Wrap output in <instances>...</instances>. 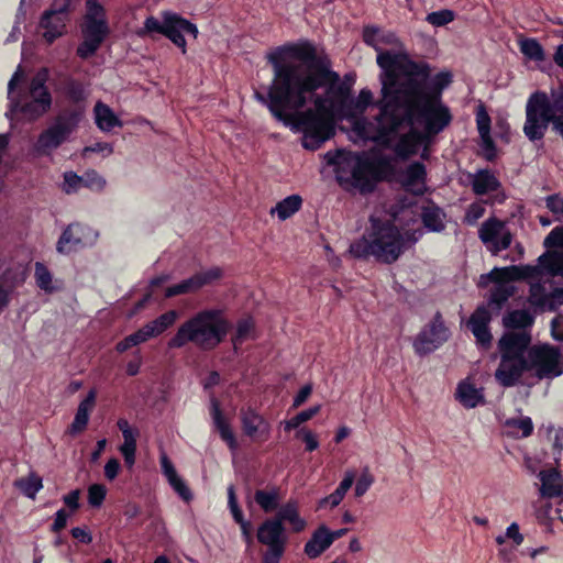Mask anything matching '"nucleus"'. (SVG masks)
Masks as SVG:
<instances>
[{"label":"nucleus","instance_id":"obj_1","mask_svg":"<svg viewBox=\"0 0 563 563\" xmlns=\"http://www.w3.org/2000/svg\"><path fill=\"white\" fill-rule=\"evenodd\" d=\"M267 60L273 79L266 95L256 91L255 98L278 121L301 133L302 145L308 150H316L329 140L335 122L347 120L354 142L372 141L407 157L427 147V136L417 130L420 121L429 133H438L452 119L440 97L426 91L428 77L418 85L408 80L398 87L388 118L380 101L379 115L367 122L358 117L373 103L372 91L362 89L352 99L350 88L340 82L327 58L316 56L310 43L280 46L267 55Z\"/></svg>","mask_w":563,"mask_h":563},{"label":"nucleus","instance_id":"obj_2","mask_svg":"<svg viewBox=\"0 0 563 563\" xmlns=\"http://www.w3.org/2000/svg\"><path fill=\"white\" fill-rule=\"evenodd\" d=\"M364 42L377 52V64L382 68V102L383 113L388 118L391 101L397 97L395 91L405 82L411 80L418 85L429 77L427 65L411 62L401 41L395 33L376 26H366L363 31Z\"/></svg>","mask_w":563,"mask_h":563},{"label":"nucleus","instance_id":"obj_3","mask_svg":"<svg viewBox=\"0 0 563 563\" xmlns=\"http://www.w3.org/2000/svg\"><path fill=\"white\" fill-rule=\"evenodd\" d=\"M410 210H404L401 217L385 211H376L369 219L364 235L350 245L349 252L352 256L362 258L374 256L383 263H393L408 249L416 243L421 231L412 229L404 222Z\"/></svg>","mask_w":563,"mask_h":563},{"label":"nucleus","instance_id":"obj_4","mask_svg":"<svg viewBox=\"0 0 563 563\" xmlns=\"http://www.w3.org/2000/svg\"><path fill=\"white\" fill-rule=\"evenodd\" d=\"M542 273L551 276H563V254L560 251H548L538 258V265L509 266L494 268L487 276H482L481 283L493 282L495 288L489 305L500 309L501 303L512 295L511 282L520 279H539Z\"/></svg>","mask_w":563,"mask_h":563},{"label":"nucleus","instance_id":"obj_5","mask_svg":"<svg viewBox=\"0 0 563 563\" xmlns=\"http://www.w3.org/2000/svg\"><path fill=\"white\" fill-rule=\"evenodd\" d=\"M230 322L222 311L201 310L179 325L168 347L179 349L191 342L201 349H214L227 336Z\"/></svg>","mask_w":563,"mask_h":563},{"label":"nucleus","instance_id":"obj_6","mask_svg":"<svg viewBox=\"0 0 563 563\" xmlns=\"http://www.w3.org/2000/svg\"><path fill=\"white\" fill-rule=\"evenodd\" d=\"M529 344L530 336L525 331L507 332L500 338V363L495 372V378L501 386H515L523 373L530 372L527 356Z\"/></svg>","mask_w":563,"mask_h":563},{"label":"nucleus","instance_id":"obj_7","mask_svg":"<svg viewBox=\"0 0 563 563\" xmlns=\"http://www.w3.org/2000/svg\"><path fill=\"white\" fill-rule=\"evenodd\" d=\"M22 79L20 68L13 74L8 85V96L11 102L12 111H21L29 119L35 120L45 114L52 104V97L45 86L47 80V70L42 69L31 80L27 92L21 98L14 93L15 85Z\"/></svg>","mask_w":563,"mask_h":563},{"label":"nucleus","instance_id":"obj_8","mask_svg":"<svg viewBox=\"0 0 563 563\" xmlns=\"http://www.w3.org/2000/svg\"><path fill=\"white\" fill-rule=\"evenodd\" d=\"M380 163L367 154L345 153L336 161V177L362 192L371 191L379 179Z\"/></svg>","mask_w":563,"mask_h":563},{"label":"nucleus","instance_id":"obj_9","mask_svg":"<svg viewBox=\"0 0 563 563\" xmlns=\"http://www.w3.org/2000/svg\"><path fill=\"white\" fill-rule=\"evenodd\" d=\"M81 43L77 47V55L89 58L96 54L111 29L106 9L99 0H87L86 11L80 23Z\"/></svg>","mask_w":563,"mask_h":563},{"label":"nucleus","instance_id":"obj_10","mask_svg":"<svg viewBox=\"0 0 563 563\" xmlns=\"http://www.w3.org/2000/svg\"><path fill=\"white\" fill-rule=\"evenodd\" d=\"M554 113L545 92L533 93L526 106V122L523 132L530 141L541 140L553 122Z\"/></svg>","mask_w":563,"mask_h":563},{"label":"nucleus","instance_id":"obj_11","mask_svg":"<svg viewBox=\"0 0 563 563\" xmlns=\"http://www.w3.org/2000/svg\"><path fill=\"white\" fill-rule=\"evenodd\" d=\"M530 373L539 379H553L563 374V350L540 344L527 347Z\"/></svg>","mask_w":563,"mask_h":563},{"label":"nucleus","instance_id":"obj_12","mask_svg":"<svg viewBox=\"0 0 563 563\" xmlns=\"http://www.w3.org/2000/svg\"><path fill=\"white\" fill-rule=\"evenodd\" d=\"M76 129V122L70 119H60L44 129L32 145L35 157L51 156L64 144Z\"/></svg>","mask_w":563,"mask_h":563},{"label":"nucleus","instance_id":"obj_13","mask_svg":"<svg viewBox=\"0 0 563 563\" xmlns=\"http://www.w3.org/2000/svg\"><path fill=\"white\" fill-rule=\"evenodd\" d=\"M239 422L242 434L255 443H263L271 437L269 421L255 408L243 406L239 410Z\"/></svg>","mask_w":563,"mask_h":563},{"label":"nucleus","instance_id":"obj_14","mask_svg":"<svg viewBox=\"0 0 563 563\" xmlns=\"http://www.w3.org/2000/svg\"><path fill=\"white\" fill-rule=\"evenodd\" d=\"M98 239V232L84 224H70L62 233L57 242V251L69 254L78 249L91 246Z\"/></svg>","mask_w":563,"mask_h":563},{"label":"nucleus","instance_id":"obj_15","mask_svg":"<svg viewBox=\"0 0 563 563\" xmlns=\"http://www.w3.org/2000/svg\"><path fill=\"white\" fill-rule=\"evenodd\" d=\"M478 235L485 246L497 254L507 249L511 243V234L505 223L492 218L486 220L479 228Z\"/></svg>","mask_w":563,"mask_h":563},{"label":"nucleus","instance_id":"obj_16","mask_svg":"<svg viewBox=\"0 0 563 563\" xmlns=\"http://www.w3.org/2000/svg\"><path fill=\"white\" fill-rule=\"evenodd\" d=\"M69 7L70 0H59V2L54 3L51 11L44 14L41 27L43 30V37L47 43H52L64 34Z\"/></svg>","mask_w":563,"mask_h":563},{"label":"nucleus","instance_id":"obj_17","mask_svg":"<svg viewBox=\"0 0 563 563\" xmlns=\"http://www.w3.org/2000/svg\"><path fill=\"white\" fill-rule=\"evenodd\" d=\"M198 27L179 14L166 11V32L165 36L170 40L183 54L187 52V43L184 34H189L194 38L198 37Z\"/></svg>","mask_w":563,"mask_h":563},{"label":"nucleus","instance_id":"obj_18","mask_svg":"<svg viewBox=\"0 0 563 563\" xmlns=\"http://www.w3.org/2000/svg\"><path fill=\"white\" fill-rule=\"evenodd\" d=\"M210 416L213 428L220 439L227 444L231 452H236L239 449L236 433L232 427L230 417L222 410L221 405L217 399L211 400Z\"/></svg>","mask_w":563,"mask_h":563},{"label":"nucleus","instance_id":"obj_19","mask_svg":"<svg viewBox=\"0 0 563 563\" xmlns=\"http://www.w3.org/2000/svg\"><path fill=\"white\" fill-rule=\"evenodd\" d=\"M448 331L443 322L434 320L416 338L413 347L418 354H428L448 340Z\"/></svg>","mask_w":563,"mask_h":563},{"label":"nucleus","instance_id":"obj_20","mask_svg":"<svg viewBox=\"0 0 563 563\" xmlns=\"http://www.w3.org/2000/svg\"><path fill=\"white\" fill-rule=\"evenodd\" d=\"M529 302L541 310H555L563 305V288L547 289L543 284H531Z\"/></svg>","mask_w":563,"mask_h":563},{"label":"nucleus","instance_id":"obj_21","mask_svg":"<svg viewBox=\"0 0 563 563\" xmlns=\"http://www.w3.org/2000/svg\"><path fill=\"white\" fill-rule=\"evenodd\" d=\"M257 539L261 543L266 544L272 549V554L280 556L286 539L280 520L269 519L264 521L258 527Z\"/></svg>","mask_w":563,"mask_h":563},{"label":"nucleus","instance_id":"obj_22","mask_svg":"<svg viewBox=\"0 0 563 563\" xmlns=\"http://www.w3.org/2000/svg\"><path fill=\"white\" fill-rule=\"evenodd\" d=\"M455 399L466 409L482 406L486 401L484 387L478 386L474 377H466L457 384Z\"/></svg>","mask_w":563,"mask_h":563},{"label":"nucleus","instance_id":"obj_23","mask_svg":"<svg viewBox=\"0 0 563 563\" xmlns=\"http://www.w3.org/2000/svg\"><path fill=\"white\" fill-rule=\"evenodd\" d=\"M159 463L162 473L165 476L166 481L170 485V487L178 494V496L186 503H190L192 500V493L183 477L178 474L175 465L169 460L165 452L159 455Z\"/></svg>","mask_w":563,"mask_h":563},{"label":"nucleus","instance_id":"obj_24","mask_svg":"<svg viewBox=\"0 0 563 563\" xmlns=\"http://www.w3.org/2000/svg\"><path fill=\"white\" fill-rule=\"evenodd\" d=\"M119 430L122 432L123 443L120 445L119 451L123 455L124 462L129 467L135 463V453L137 446V438L140 431L133 427L125 418H120L117 421Z\"/></svg>","mask_w":563,"mask_h":563},{"label":"nucleus","instance_id":"obj_25","mask_svg":"<svg viewBox=\"0 0 563 563\" xmlns=\"http://www.w3.org/2000/svg\"><path fill=\"white\" fill-rule=\"evenodd\" d=\"M540 494L547 498L563 496V476L556 468L543 470L538 474Z\"/></svg>","mask_w":563,"mask_h":563},{"label":"nucleus","instance_id":"obj_26","mask_svg":"<svg viewBox=\"0 0 563 563\" xmlns=\"http://www.w3.org/2000/svg\"><path fill=\"white\" fill-rule=\"evenodd\" d=\"M179 314L176 310H168L152 321L146 322L140 328L146 342L162 335L165 331L172 328L177 321Z\"/></svg>","mask_w":563,"mask_h":563},{"label":"nucleus","instance_id":"obj_27","mask_svg":"<svg viewBox=\"0 0 563 563\" xmlns=\"http://www.w3.org/2000/svg\"><path fill=\"white\" fill-rule=\"evenodd\" d=\"M490 313L486 307H479L471 317L468 327L476 338L477 342L484 346L490 344L492 335L488 331Z\"/></svg>","mask_w":563,"mask_h":563},{"label":"nucleus","instance_id":"obj_28","mask_svg":"<svg viewBox=\"0 0 563 563\" xmlns=\"http://www.w3.org/2000/svg\"><path fill=\"white\" fill-rule=\"evenodd\" d=\"M400 183L407 191L421 195L426 190V172L423 165H410L400 176Z\"/></svg>","mask_w":563,"mask_h":563},{"label":"nucleus","instance_id":"obj_29","mask_svg":"<svg viewBox=\"0 0 563 563\" xmlns=\"http://www.w3.org/2000/svg\"><path fill=\"white\" fill-rule=\"evenodd\" d=\"M93 118L96 125L102 132L108 133L123 125L119 114L101 101H98L93 107Z\"/></svg>","mask_w":563,"mask_h":563},{"label":"nucleus","instance_id":"obj_30","mask_svg":"<svg viewBox=\"0 0 563 563\" xmlns=\"http://www.w3.org/2000/svg\"><path fill=\"white\" fill-rule=\"evenodd\" d=\"M96 396V390L91 389L87 397L78 405L74 421L71 422L68 430L70 434H79L86 429L89 421L90 411L95 407Z\"/></svg>","mask_w":563,"mask_h":563},{"label":"nucleus","instance_id":"obj_31","mask_svg":"<svg viewBox=\"0 0 563 563\" xmlns=\"http://www.w3.org/2000/svg\"><path fill=\"white\" fill-rule=\"evenodd\" d=\"M331 544L329 528L320 526L305 544L303 552L309 559H317L327 551Z\"/></svg>","mask_w":563,"mask_h":563},{"label":"nucleus","instance_id":"obj_32","mask_svg":"<svg viewBox=\"0 0 563 563\" xmlns=\"http://www.w3.org/2000/svg\"><path fill=\"white\" fill-rule=\"evenodd\" d=\"M354 479L355 472L353 470H346L336 489L329 496L320 499L318 503V508H334L339 506L344 499L347 490L352 487Z\"/></svg>","mask_w":563,"mask_h":563},{"label":"nucleus","instance_id":"obj_33","mask_svg":"<svg viewBox=\"0 0 563 563\" xmlns=\"http://www.w3.org/2000/svg\"><path fill=\"white\" fill-rule=\"evenodd\" d=\"M277 520L288 522L294 532H301L307 527V521L299 515L298 503L295 500H288L279 509Z\"/></svg>","mask_w":563,"mask_h":563},{"label":"nucleus","instance_id":"obj_34","mask_svg":"<svg viewBox=\"0 0 563 563\" xmlns=\"http://www.w3.org/2000/svg\"><path fill=\"white\" fill-rule=\"evenodd\" d=\"M302 205V199L299 195H291L280 200L272 210L271 216H276L279 220L284 221L294 216Z\"/></svg>","mask_w":563,"mask_h":563},{"label":"nucleus","instance_id":"obj_35","mask_svg":"<svg viewBox=\"0 0 563 563\" xmlns=\"http://www.w3.org/2000/svg\"><path fill=\"white\" fill-rule=\"evenodd\" d=\"M223 276V272L220 267H209L207 269H202L195 275L190 276V280L192 284L194 291L197 292L201 288L212 285L213 283L221 279Z\"/></svg>","mask_w":563,"mask_h":563},{"label":"nucleus","instance_id":"obj_36","mask_svg":"<svg viewBox=\"0 0 563 563\" xmlns=\"http://www.w3.org/2000/svg\"><path fill=\"white\" fill-rule=\"evenodd\" d=\"M496 177L487 170H481L474 175L473 189L477 195H485L498 188Z\"/></svg>","mask_w":563,"mask_h":563},{"label":"nucleus","instance_id":"obj_37","mask_svg":"<svg viewBox=\"0 0 563 563\" xmlns=\"http://www.w3.org/2000/svg\"><path fill=\"white\" fill-rule=\"evenodd\" d=\"M476 124L478 133L486 148L493 147L490 137V118L484 106L479 104L476 110Z\"/></svg>","mask_w":563,"mask_h":563},{"label":"nucleus","instance_id":"obj_38","mask_svg":"<svg viewBox=\"0 0 563 563\" xmlns=\"http://www.w3.org/2000/svg\"><path fill=\"white\" fill-rule=\"evenodd\" d=\"M254 499L265 512H272L277 509L280 497L276 489H260L255 492Z\"/></svg>","mask_w":563,"mask_h":563},{"label":"nucleus","instance_id":"obj_39","mask_svg":"<svg viewBox=\"0 0 563 563\" xmlns=\"http://www.w3.org/2000/svg\"><path fill=\"white\" fill-rule=\"evenodd\" d=\"M15 486L29 498L34 499L36 494L43 488L42 478L36 474H29L15 482Z\"/></svg>","mask_w":563,"mask_h":563},{"label":"nucleus","instance_id":"obj_40","mask_svg":"<svg viewBox=\"0 0 563 563\" xmlns=\"http://www.w3.org/2000/svg\"><path fill=\"white\" fill-rule=\"evenodd\" d=\"M321 410V405H316L310 407L309 409L302 410L298 412L290 419L284 420L280 422V426L284 428L286 432L291 431L292 429H297L300 424L309 421L316 415H318Z\"/></svg>","mask_w":563,"mask_h":563},{"label":"nucleus","instance_id":"obj_41","mask_svg":"<svg viewBox=\"0 0 563 563\" xmlns=\"http://www.w3.org/2000/svg\"><path fill=\"white\" fill-rule=\"evenodd\" d=\"M507 432L516 438H526L531 434L533 424L530 418L509 419L506 421Z\"/></svg>","mask_w":563,"mask_h":563},{"label":"nucleus","instance_id":"obj_42","mask_svg":"<svg viewBox=\"0 0 563 563\" xmlns=\"http://www.w3.org/2000/svg\"><path fill=\"white\" fill-rule=\"evenodd\" d=\"M423 223L430 231H440L444 228V214L435 207L426 208L422 214Z\"/></svg>","mask_w":563,"mask_h":563},{"label":"nucleus","instance_id":"obj_43","mask_svg":"<svg viewBox=\"0 0 563 563\" xmlns=\"http://www.w3.org/2000/svg\"><path fill=\"white\" fill-rule=\"evenodd\" d=\"M532 323V317L525 310H518L504 318V325L507 329H525Z\"/></svg>","mask_w":563,"mask_h":563},{"label":"nucleus","instance_id":"obj_44","mask_svg":"<svg viewBox=\"0 0 563 563\" xmlns=\"http://www.w3.org/2000/svg\"><path fill=\"white\" fill-rule=\"evenodd\" d=\"M166 32V12H163L161 18L148 16L144 21L143 29L139 32L140 35H153L155 33L165 36Z\"/></svg>","mask_w":563,"mask_h":563},{"label":"nucleus","instance_id":"obj_45","mask_svg":"<svg viewBox=\"0 0 563 563\" xmlns=\"http://www.w3.org/2000/svg\"><path fill=\"white\" fill-rule=\"evenodd\" d=\"M520 51L531 60L542 62L544 59L543 48L536 40L527 38L520 41Z\"/></svg>","mask_w":563,"mask_h":563},{"label":"nucleus","instance_id":"obj_46","mask_svg":"<svg viewBox=\"0 0 563 563\" xmlns=\"http://www.w3.org/2000/svg\"><path fill=\"white\" fill-rule=\"evenodd\" d=\"M35 280L36 285L46 292H52L55 290L53 285V278L49 271L41 263L35 264Z\"/></svg>","mask_w":563,"mask_h":563},{"label":"nucleus","instance_id":"obj_47","mask_svg":"<svg viewBox=\"0 0 563 563\" xmlns=\"http://www.w3.org/2000/svg\"><path fill=\"white\" fill-rule=\"evenodd\" d=\"M254 322L251 319H243L239 321L235 334L232 339L234 346L241 344L243 341L253 338Z\"/></svg>","mask_w":563,"mask_h":563},{"label":"nucleus","instance_id":"obj_48","mask_svg":"<svg viewBox=\"0 0 563 563\" xmlns=\"http://www.w3.org/2000/svg\"><path fill=\"white\" fill-rule=\"evenodd\" d=\"M84 188L82 176L69 170L63 175L62 189L66 194H74Z\"/></svg>","mask_w":563,"mask_h":563},{"label":"nucleus","instance_id":"obj_49","mask_svg":"<svg viewBox=\"0 0 563 563\" xmlns=\"http://www.w3.org/2000/svg\"><path fill=\"white\" fill-rule=\"evenodd\" d=\"M355 488L354 494L356 497L363 496L373 485L374 476L371 473L368 467H364L360 474V476L354 479Z\"/></svg>","mask_w":563,"mask_h":563},{"label":"nucleus","instance_id":"obj_50","mask_svg":"<svg viewBox=\"0 0 563 563\" xmlns=\"http://www.w3.org/2000/svg\"><path fill=\"white\" fill-rule=\"evenodd\" d=\"M84 188L92 191H101L106 187V179L95 170H89L82 175Z\"/></svg>","mask_w":563,"mask_h":563},{"label":"nucleus","instance_id":"obj_51","mask_svg":"<svg viewBox=\"0 0 563 563\" xmlns=\"http://www.w3.org/2000/svg\"><path fill=\"white\" fill-rule=\"evenodd\" d=\"M452 80V75L449 73V71H442V73H439L437 76L433 77V79L431 80V85H430V88L432 90V92L428 91V89H426V91L430 95V96H438L440 97V93L441 91L450 85ZM424 88H427V84L424 85Z\"/></svg>","mask_w":563,"mask_h":563},{"label":"nucleus","instance_id":"obj_52","mask_svg":"<svg viewBox=\"0 0 563 563\" xmlns=\"http://www.w3.org/2000/svg\"><path fill=\"white\" fill-rule=\"evenodd\" d=\"M113 153V146L108 142H97L82 148V156L89 157L91 154H97L101 157H108Z\"/></svg>","mask_w":563,"mask_h":563},{"label":"nucleus","instance_id":"obj_53","mask_svg":"<svg viewBox=\"0 0 563 563\" xmlns=\"http://www.w3.org/2000/svg\"><path fill=\"white\" fill-rule=\"evenodd\" d=\"M145 342H146V340H145L144 335L142 334L141 330L139 329L137 331L133 332L132 334L125 336L123 340L118 342L115 345V350L119 353H123V352L128 351L129 349L140 345Z\"/></svg>","mask_w":563,"mask_h":563},{"label":"nucleus","instance_id":"obj_54","mask_svg":"<svg viewBox=\"0 0 563 563\" xmlns=\"http://www.w3.org/2000/svg\"><path fill=\"white\" fill-rule=\"evenodd\" d=\"M107 488L101 484H92L88 488V503L92 507H100L106 498Z\"/></svg>","mask_w":563,"mask_h":563},{"label":"nucleus","instance_id":"obj_55","mask_svg":"<svg viewBox=\"0 0 563 563\" xmlns=\"http://www.w3.org/2000/svg\"><path fill=\"white\" fill-rule=\"evenodd\" d=\"M296 438L300 439L305 445L306 450L312 452L319 448L318 435L308 428H301L297 431Z\"/></svg>","mask_w":563,"mask_h":563},{"label":"nucleus","instance_id":"obj_56","mask_svg":"<svg viewBox=\"0 0 563 563\" xmlns=\"http://www.w3.org/2000/svg\"><path fill=\"white\" fill-rule=\"evenodd\" d=\"M190 277L165 289V297L170 298L179 295L194 294Z\"/></svg>","mask_w":563,"mask_h":563},{"label":"nucleus","instance_id":"obj_57","mask_svg":"<svg viewBox=\"0 0 563 563\" xmlns=\"http://www.w3.org/2000/svg\"><path fill=\"white\" fill-rule=\"evenodd\" d=\"M544 246L549 251H552L551 249L563 251V228L553 229L545 238Z\"/></svg>","mask_w":563,"mask_h":563},{"label":"nucleus","instance_id":"obj_58","mask_svg":"<svg viewBox=\"0 0 563 563\" xmlns=\"http://www.w3.org/2000/svg\"><path fill=\"white\" fill-rule=\"evenodd\" d=\"M454 19V14L450 10H442L438 12H432L428 14L427 21L435 26L445 25L450 22H452Z\"/></svg>","mask_w":563,"mask_h":563},{"label":"nucleus","instance_id":"obj_59","mask_svg":"<svg viewBox=\"0 0 563 563\" xmlns=\"http://www.w3.org/2000/svg\"><path fill=\"white\" fill-rule=\"evenodd\" d=\"M549 99L553 113H563V84L551 91Z\"/></svg>","mask_w":563,"mask_h":563},{"label":"nucleus","instance_id":"obj_60","mask_svg":"<svg viewBox=\"0 0 563 563\" xmlns=\"http://www.w3.org/2000/svg\"><path fill=\"white\" fill-rule=\"evenodd\" d=\"M505 533L507 540L512 541L515 548L519 547L523 542V536L520 532L518 523L516 522H512L510 526H508Z\"/></svg>","mask_w":563,"mask_h":563},{"label":"nucleus","instance_id":"obj_61","mask_svg":"<svg viewBox=\"0 0 563 563\" xmlns=\"http://www.w3.org/2000/svg\"><path fill=\"white\" fill-rule=\"evenodd\" d=\"M551 509V504H547L542 509L538 510L536 514L538 522L544 526L550 532H552V522L550 518Z\"/></svg>","mask_w":563,"mask_h":563},{"label":"nucleus","instance_id":"obj_62","mask_svg":"<svg viewBox=\"0 0 563 563\" xmlns=\"http://www.w3.org/2000/svg\"><path fill=\"white\" fill-rule=\"evenodd\" d=\"M312 394V386L307 384L302 386L297 395L294 397L292 408H299L302 406Z\"/></svg>","mask_w":563,"mask_h":563},{"label":"nucleus","instance_id":"obj_63","mask_svg":"<svg viewBox=\"0 0 563 563\" xmlns=\"http://www.w3.org/2000/svg\"><path fill=\"white\" fill-rule=\"evenodd\" d=\"M69 517H70V514L68 511H66L65 509H59L55 514V519H54V522L52 526V530L54 532H59L60 530H63L66 527L67 520Z\"/></svg>","mask_w":563,"mask_h":563},{"label":"nucleus","instance_id":"obj_64","mask_svg":"<svg viewBox=\"0 0 563 563\" xmlns=\"http://www.w3.org/2000/svg\"><path fill=\"white\" fill-rule=\"evenodd\" d=\"M547 207L555 214L563 216V197L552 196L547 199Z\"/></svg>","mask_w":563,"mask_h":563}]
</instances>
